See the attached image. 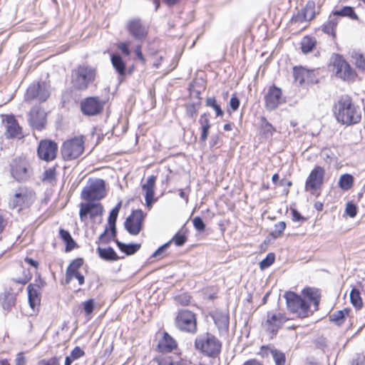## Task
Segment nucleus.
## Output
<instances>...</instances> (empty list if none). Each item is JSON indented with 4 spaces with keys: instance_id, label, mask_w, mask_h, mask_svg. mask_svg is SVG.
<instances>
[{
    "instance_id": "obj_20",
    "label": "nucleus",
    "mask_w": 365,
    "mask_h": 365,
    "mask_svg": "<svg viewBox=\"0 0 365 365\" xmlns=\"http://www.w3.org/2000/svg\"><path fill=\"white\" fill-rule=\"evenodd\" d=\"M128 29L130 34L138 40H143L147 35V30L139 19L130 20L128 23Z\"/></svg>"
},
{
    "instance_id": "obj_55",
    "label": "nucleus",
    "mask_w": 365,
    "mask_h": 365,
    "mask_svg": "<svg viewBox=\"0 0 365 365\" xmlns=\"http://www.w3.org/2000/svg\"><path fill=\"white\" fill-rule=\"evenodd\" d=\"M55 175H56V173H55L54 169L50 168L48 170H46L43 174V180H47V181L51 182L53 180H54Z\"/></svg>"
},
{
    "instance_id": "obj_46",
    "label": "nucleus",
    "mask_w": 365,
    "mask_h": 365,
    "mask_svg": "<svg viewBox=\"0 0 365 365\" xmlns=\"http://www.w3.org/2000/svg\"><path fill=\"white\" fill-rule=\"evenodd\" d=\"M286 227V224L284 222H279L278 223L275 224L274 225V230L272 232V235L274 238H277L282 234L283 231L284 230Z\"/></svg>"
},
{
    "instance_id": "obj_7",
    "label": "nucleus",
    "mask_w": 365,
    "mask_h": 365,
    "mask_svg": "<svg viewBox=\"0 0 365 365\" xmlns=\"http://www.w3.org/2000/svg\"><path fill=\"white\" fill-rule=\"evenodd\" d=\"M333 70L336 76L344 81H353L356 77L354 70L350 65L339 54L332 56Z\"/></svg>"
},
{
    "instance_id": "obj_19",
    "label": "nucleus",
    "mask_w": 365,
    "mask_h": 365,
    "mask_svg": "<svg viewBox=\"0 0 365 365\" xmlns=\"http://www.w3.org/2000/svg\"><path fill=\"white\" fill-rule=\"evenodd\" d=\"M315 1H307V4L293 18L294 22L309 21L316 14Z\"/></svg>"
},
{
    "instance_id": "obj_53",
    "label": "nucleus",
    "mask_w": 365,
    "mask_h": 365,
    "mask_svg": "<svg viewBox=\"0 0 365 365\" xmlns=\"http://www.w3.org/2000/svg\"><path fill=\"white\" fill-rule=\"evenodd\" d=\"M172 241H173L177 246H182L186 241V237L182 234L176 233Z\"/></svg>"
},
{
    "instance_id": "obj_54",
    "label": "nucleus",
    "mask_w": 365,
    "mask_h": 365,
    "mask_svg": "<svg viewBox=\"0 0 365 365\" xmlns=\"http://www.w3.org/2000/svg\"><path fill=\"white\" fill-rule=\"evenodd\" d=\"M84 351L79 346H76L71 351V356L73 359H78L84 355Z\"/></svg>"
},
{
    "instance_id": "obj_34",
    "label": "nucleus",
    "mask_w": 365,
    "mask_h": 365,
    "mask_svg": "<svg viewBox=\"0 0 365 365\" xmlns=\"http://www.w3.org/2000/svg\"><path fill=\"white\" fill-rule=\"evenodd\" d=\"M334 16H348L351 19H357L358 16L354 9L350 6H344L343 9L333 11Z\"/></svg>"
},
{
    "instance_id": "obj_64",
    "label": "nucleus",
    "mask_w": 365,
    "mask_h": 365,
    "mask_svg": "<svg viewBox=\"0 0 365 365\" xmlns=\"http://www.w3.org/2000/svg\"><path fill=\"white\" fill-rule=\"evenodd\" d=\"M7 225V221L2 215L0 214V234H1Z\"/></svg>"
},
{
    "instance_id": "obj_8",
    "label": "nucleus",
    "mask_w": 365,
    "mask_h": 365,
    "mask_svg": "<svg viewBox=\"0 0 365 365\" xmlns=\"http://www.w3.org/2000/svg\"><path fill=\"white\" fill-rule=\"evenodd\" d=\"M175 326L182 331L195 333L197 330L195 314L187 309L180 310L175 318Z\"/></svg>"
},
{
    "instance_id": "obj_44",
    "label": "nucleus",
    "mask_w": 365,
    "mask_h": 365,
    "mask_svg": "<svg viewBox=\"0 0 365 365\" xmlns=\"http://www.w3.org/2000/svg\"><path fill=\"white\" fill-rule=\"evenodd\" d=\"M275 259V256L274 253H269L267 257L262 259L259 263V267L262 269H264L269 267L271 264H273Z\"/></svg>"
},
{
    "instance_id": "obj_63",
    "label": "nucleus",
    "mask_w": 365,
    "mask_h": 365,
    "mask_svg": "<svg viewBox=\"0 0 365 365\" xmlns=\"http://www.w3.org/2000/svg\"><path fill=\"white\" fill-rule=\"evenodd\" d=\"M24 262H27L30 266H31L35 269H36L38 267V262L31 258H24Z\"/></svg>"
},
{
    "instance_id": "obj_28",
    "label": "nucleus",
    "mask_w": 365,
    "mask_h": 365,
    "mask_svg": "<svg viewBox=\"0 0 365 365\" xmlns=\"http://www.w3.org/2000/svg\"><path fill=\"white\" fill-rule=\"evenodd\" d=\"M317 41L315 38L309 36H304L301 41V48L304 53L311 52L315 47Z\"/></svg>"
},
{
    "instance_id": "obj_24",
    "label": "nucleus",
    "mask_w": 365,
    "mask_h": 365,
    "mask_svg": "<svg viewBox=\"0 0 365 365\" xmlns=\"http://www.w3.org/2000/svg\"><path fill=\"white\" fill-rule=\"evenodd\" d=\"M303 296L307 299L308 304L313 303L314 306V310L318 309L319 303V294L318 290L314 288H305L302 291Z\"/></svg>"
},
{
    "instance_id": "obj_9",
    "label": "nucleus",
    "mask_w": 365,
    "mask_h": 365,
    "mask_svg": "<svg viewBox=\"0 0 365 365\" xmlns=\"http://www.w3.org/2000/svg\"><path fill=\"white\" fill-rule=\"evenodd\" d=\"M325 170L321 166H315L307 177L305 182V190L315 195L324 182Z\"/></svg>"
},
{
    "instance_id": "obj_47",
    "label": "nucleus",
    "mask_w": 365,
    "mask_h": 365,
    "mask_svg": "<svg viewBox=\"0 0 365 365\" xmlns=\"http://www.w3.org/2000/svg\"><path fill=\"white\" fill-rule=\"evenodd\" d=\"M262 128L264 133L269 135H272L275 131L274 128L264 118H262Z\"/></svg>"
},
{
    "instance_id": "obj_36",
    "label": "nucleus",
    "mask_w": 365,
    "mask_h": 365,
    "mask_svg": "<svg viewBox=\"0 0 365 365\" xmlns=\"http://www.w3.org/2000/svg\"><path fill=\"white\" fill-rule=\"evenodd\" d=\"M23 203V195L21 192L16 193L12 195L9 201V206L11 209L18 208L21 210V205Z\"/></svg>"
},
{
    "instance_id": "obj_45",
    "label": "nucleus",
    "mask_w": 365,
    "mask_h": 365,
    "mask_svg": "<svg viewBox=\"0 0 365 365\" xmlns=\"http://www.w3.org/2000/svg\"><path fill=\"white\" fill-rule=\"evenodd\" d=\"M36 200V193L32 190H26L24 192V206H30Z\"/></svg>"
},
{
    "instance_id": "obj_18",
    "label": "nucleus",
    "mask_w": 365,
    "mask_h": 365,
    "mask_svg": "<svg viewBox=\"0 0 365 365\" xmlns=\"http://www.w3.org/2000/svg\"><path fill=\"white\" fill-rule=\"evenodd\" d=\"M28 300L31 312L30 315H33L38 310L41 302V287L38 284H30L27 287Z\"/></svg>"
},
{
    "instance_id": "obj_6",
    "label": "nucleus",
    "mask_w": 365,
    "mask_h": 365,
    "mask_svg": "<svg viewBox=\"0 0 365 365\" xmlns=\"http://www.w3.org/2000/svg\"><path fill=\"white\" fill-rule=\"evenodd\" d=\"M104 196L105 182L102 179L98 178L89 180L81 192V197L87 201L101 200Z\"/></svg>"
},
{
    "instance_id": "obj_38",
    "label": "nucleus",
    "mask_w": 365,
    "mask_h": 365,
    "mask_svg": "<svg viewBox=\"0 0 365 365\" xmlns=\"http://www.w3.org/2000/svg\"><path fill=\"white\" fill-rule=\"evenodd\" d=\"M270 353L274 361L275 365H285L286 357L283 352L277 349H270Z\"/></svg>"
},
{
    "instance_id": "obj_59",
    "label": "nucleus",
    "mask_w": 365,
    "mask_h": 365,
    "mask_svg": "<svg viewBox=\"0 0 365 365\" xmlns=\"http://www.w3.org/2000/svg\"><path fill=\"white\" fill-rule=\"evenodd\" d=\"M186 113L189 117L193 118L195 115H196L197 109L194 105H188L186 108Z\"/></svg>"
},
{
    "instance_id": "obj_1",
    "label": "nucleus",
    "mask_w": 365,
    "mask_h": 365,
    "mask_svg": "<svg viewBox=\"0 0 365 365\" xmlns=\"http://www.w3.org/2000/svg\"><path fill=\"white\" fill-rule=\"evenodd\" d=\"M334 114L339 122L346 125L357 123L361 118L359 109L348 96L340 98L335 105Z\"/></svg>"
},
{
    "instance_id": "obj_23",
    "label": "nucleus",
    "mask_w": 365,
    "mask_h": 365,
    "mask_svg": "<svg viewBox=\"0 0 365 365\" xmlns=\"http://www.w3.org/2000/svg\"><path fill=\"white\" fill-rule=\"evenodd\" d=\"M286 321L285 317L281 314H273L270 315L269 314L267 316V319L266 321V324L267 326V329L268 331L274 334L277 332L279 327Z\"/></svg>"
},
{
    "instance_id": "obj_27",
    "label": "nucleus",
    "mask_w": 365,
    "mask_h": 365,
    "mask_svg": "<svg viewBox=\"0 0 365 365\" xmlns=\"http://www.w3.org/2000/svg\"><path fill=\"white\" fill-rule=\"evenodd\" d=\"M111 63L120 76H123L125 74V63L120 55L113 54L111 56Z\"/></svg>"
},
{
    "instance_id": "obj_15",
    "label": "nucleus",
    "mask_w": 365,
    "mask_h": 365,
    "mask_svg": "<svg viewBox=\"0 0 365 365\" xmlns=\"http://www.w3.org/2000/svg\"><path fill=\"white\" fill-rule=\"evenodd\" d=\"M284 102L281 89L272 86L265 96V106L267 110L276 109L280 104Z\"/></svg>"
},
{
    "instance_id": "obj_42",
    "label": "nucleus",
    "mask_w": 365,
    "mask_h": 365,
    "mask_svg": "<svg viewBox=\"0 0 365 365\" xmlns=\"http://www.w3.org/2000/svg\"><path fill=\"white\" fill-rule=\"evenodd\" d=\"M39 86L37 83L31 85L26 91V96L29 99L36 98L38 100Z\"/></svg>"
},
{
    "instance_id": "obj_21",
    "label": "nucleus",
    "mask_w": 365,
    "mask_h": 365,
    "mask_svg": "<svg viewBox=\"0 0 365 365\" xmlns=\"http://www.w3.org/2000/svg\"><path fill=\"white\" fill-rule=\"evenodd\" d=\"M156 177L150 175L148 178L147 181L142 185L143 190L145 192V200L146 206L150 208L154 200V188Z\"/></svg>"
},
{
    "instance_id": "obj_43",
    "label": "nucleus",
    "mask_w": 365,
    "mask_h": 365,
    "mask_svg": "<svg viewBox=\"0 0 365 365\" xmlns=\"http://www.w3.org/2000/svg\"><path fill=\"white\" fill-rule=\"evenodd\" d=\"M206 105L212 108L215 110L217 116H222L223 115V111L222 110L220 106L217 103L216 99L215 98H208L206 101Z\"/></svg>"
},
{
    "instance_id": "obj_3",
    "label": "nucleus",
    "mask_w": 365,
    "mask_h": 365,
    "mask_svg": "<svg viewBox=\"0 0 365 365\" xmlns=\"http://www.w3.org/2000/svg\"><path fill=\"white\" fill-rule=\"evenodd\" d=\"M284 297L286 299L287 309L291 312L297 314L301 318L309 316L310 305L306 299H302L300 296L292 292H287Z\"/></svg>"
},
{
    "instance_id": "obj_61",
    "label": "nucleus",
    "mask_w": 365,
    "mask_h": 365,
    "mask_svg": "<svg viewBox=\"0 0 365 365\" xmlns=\"http://www.w3.org/2000/svg\"><path fill=\"white\" fill-rule=\"evenodd\" d=\"M60 359L58 357H53L46 361L43 362V365H60Z\"/></svg>"
},
{
    "instance_id": "obj_32",
    "label": "nucleus",
    "mask_w": 365,
    "mask_h": 365,
    "mask_svg": "<svg viewBox=\"0 0 365 365\" xmlns=\"http://www.w3.org/2000/svg\"><path fill=\"white\" fill-rule=\"evenodd\" d=\"M349 312V310L347 309L339 310L330 315V320L334 322L337 325H341L344 323L345 317L348 316Z\"/></svg>"
},
{
    "instance_id": "obj_25",
    "label": "nucleus",
    "mask_w": 365,
    "mask_h": 365,
    "mask_svg": "<svg viewBox=\"0 0 365 365\" xmlns=\"http://www.w3.org/2000/svg\"><path fill=\"white\" fill-rule=\"evenodd\" d=\"M121 202H118L114 208L112 209V210L110 212L109 217H108V224L110 225V228L111 230V235L113 237H115L116 235V228H115V222L117 220V217L119 212V210L120 209Z\"/></svg>"
},
{
    "instance_id": "obj_37",
    "label": "nucleus",
    "mask_w": 365,
    "mask_h": 365,
    "mask_svg": "<svg viewBox=\"0 0 365 365\" xmlns=\"http://www.w3.org/2000/svg\"><path fill=\"white\" fill-rule=\"evenodd\" d=\"M350 300L354 307L359 309L362 307V299L358 289L354 288L350 292Z\"/></svg>"
},
{
    "instance_id": "obj_39",
    "label": "nucleus",
    "mask_w": 365,
    "mask_h": 365,
    "mask_svg": "<svg viewBox=\"0 0 365 365\" xmlns=\"http://www.w3.org/2000/svg\"><path fill=\"white\" fill-rule=\"evenodd\" d=\"M215 324L219 328H227L229 324V317L225 314H217L213 316Z\"/></svg>"
},
{
    "instance_id": "obj_26",
    "label": "nucleus",
    "mask_w": 365,
    "mask_h": 365,
    "mask_svg": "<svg viewBox=\"0 0 365 365\" xmlns=\"http://www.w3.org/2000/svg\"><path fill=\"white\" fill-rule=\"evenodd\" d=\"M97 252L99 257L104 260L115 261L118 259L114 250L110 247L107 248L98 247L97 248Z\"/></svg>"
},
{
    "instance_id": "obj_56",
    "label": "nucleus",
    "mask_w": 365,
    "mask_h": 365,
    "mask_svg": "<svg viewBox=\"0 0 365 365\" xmlns=\"http://www.w3.org/2000/svg\"><path fill=\"white\" fill-rule=\"evenodd\" d=\"M172 241H170L163 245L160 246L152 255L153 257H157L161 256L165 250L169 247Z\"/></svg>"
},
{
    "instance_id": "obj_12",
    "label": "nucleus",
    "mask_w": 365,
    "mask_h": 365,
    "mask_svg": "<svg viewBox=\"0 0 365 365\" xmlns=\"http://www.w3.org/2000/svg\"><path fill=\"white\" fill-rule=\"evenodd\" d=\"M83 265V259L81 258L73 260L68 265L66 271L65 282L69 284L73 278H76L79 285L84 284V276L79 272V269Z\"/></svg>"
},
{
    "instance_id": "obj_51",
    "label": "nucleus",
    "mask_w": 365,
    "mask_h": 365,
    "mask_svg": "<svg viewBox=\"0 0 365 365\" xmlns=\"http://www.w3.org/2000/svg\"><path fill=\"white\" fill-rule=\"evenodd\" d=\"M346 213L350 217H354L357 213L356 205L351 202L347 203L346 206Z\"/></svg>"
},
{
    "instance_id": "obj_22",
    "label": "nucleus",
    "mask_w": 365,
    "mask_h": 365,
    "mask_svg": "<svg viewBox=\"0 0 365 365\" xmlns=\"http://www.w3.org/2000/svg\"><path fill=\"white\" fill-rule=\"evenodd\" d=\"M294 78L299 84L312 83L314 81V71L302 67L294 68Z\"/></svg>"
},
{
    "instance_id": "obj_14",
    "label": "nucleus",
    "mask_w": 365,
    "mask_h": 365,
    "mask_svg": "<svg viewBox=\"0 0 365 365\" xmlns=\"http://www.w3.org/2000/svg\"><path fill=\"white\" fill-rule=\"evenodd\" d=\"M3 123H5V136L7 139L18 138L21 133V127L13 115H6Z\"/></svg>"
},
{
    "instance_id": "obj_29",
    "label": "nucleus",
    "mask_w": 365,
    "mask_h": 365,
    "mask_svg": "<svg viewBox=\"0 0 365 365\" xmlns=\"http://www.w3.org/2000/svg\"><path fill=\"white\" fill-rule=\"evenodd\" d=\"M354 177L348 173L340 176L339 180V186L343 190H349L354 185Z\"/></svg>"
},
{
    "instance_id": "obj_33",
    "label": "nucleus",
    "mask_w": 365,
    "mask_h": 365,
    "mask_svg": "<svg viewBox=\"0 0 365 365\" xmlns=\"http://www.w3.org/2000/svg\"><path fill=\"white\" fill-rule=\"evenodd\" d=\"M59 235L61 238L64 241V242L66 244V251H70L74 247L75 242L73 241V238L71 237L70 233L68 231L60 229L59 230Z\"/></svg>"
},
{
    "instance_id": "obj_40",
    "label": "nucleus",
    "mask_w": 365,
    "mask_h": 365,
    "mask_svg": "<svg viewBox=\"0 0 365 365\" xmlns=\"http://www.w3.org/2000/svg\"><path fill=\"white\" fill-rule=\"evenodd\" d=\"M352 58L354 59V63L356 66L360 71H365V55L360 53H354L352 54Z\"/></svg>"
},
{
    "instance_id": "obj_62",
    "label": "nucleus",
    "mask_w": 365,
    "mask_h": 365,
    "mask_svg": "<svg viewBox=\"0 0 365 365\" xmlns=\"http://www.w3.org/2000/svg\"><path fill=\"white\" fill-rule=\"evenodd\" d=\"M135 54L138 59L142 62L145 63V58L141 52V46L140 45L137 46L135 50Z\"/></svg>"
},
{
    "instance_id": "obj_13",
    "label": "nucleus",
    "mask_w": 365,
    "mask_h": 365,
    "mask_svg": "<svg viewBox=\"0 0 365 365\" xmlns=\"http://www.w3.org/2000/svg\"><path fill=\"white\" fill-rule=\"evenodd\" d=\"M57 150L56 143L51 140H41L38 148V155L41 159L51 161L56 158Z\"/></svg>"
},
{
    "instance_id": "obj_35",
    "label": "nucleus",
    "mask_w": 365,
    "mask_h": 365,
    "mask_svg": "<svg viewBox=\"0 0 365 365\" xmlns=\"http://www.w3.org/2000/svg\"><path fill=\"white\" fill-rule=\"evenodd\" d=\"M39 86L38 101H45L50 96V86L46 82L38 83Z\"/></svg>"
},
{
    "instance_id": "obj_57",
    "label": "nucleus",
    "mask_w": 365,
    "mask_h": 365,
    "mask_svg": "<svg viewBox=\"0 0 365 365\" xmlns=\"http://www.w3.org/2000/svg\"><path fill=\"white\" fill-rule=\"evenodd\" d=\"M201 128L210 127V120L206 113L202 114L199 120Z\"/></svg>"
},
{
    "instance_id": "obj_50",
    "label": "nucleus",
    "mask_w": 365,
    "mask_h": 365,
    "mask_svg": "<svg viewBox=\"0 0 365 365\" xmlns=\"http://www.w3.org/2000/svg\"><path fill=\"white\" fill-rule=\"evenodd\" d=\"M195 228L200 232H203L205 230V225L201 217H195L192 220Z\"/></svg>"
},
{
    "instance_id": "obj_30",
    "label": "nucleus",
    "mask_w": 365,
    "mask_h": 365,
    "mask_svg": "<svg viewBox=\"0 0 365 365\" xmlns=\"http://www.w3.org/2000/svg\"><path fill=\"white\" fill-rule=\"evenodd\" d=\"M116 244L118 248L128 255L135 254L140 247V244H125L118 240L116 241Z\"/></svg>"
},
{
    "instance_id": "obj_41",
    "label": "nucleus",
    "mask_w": 365,
    "mask_h": 365,
    "mask_svg": "<svg viewBox=\"0 0 365 365\" xmlns=\"http://www.w3.org/2000/svg\"><path fill=\"white\" fill-rule=\"evenodd\" d=\"M336 25L337 20L336 19H329L323 25L322 31L327 34H331L334 36Z\"/></svg>"
},
{
    "instance_id": "obj_2",
    "label": "nucleus",
    "mask_w": 365,
    "mask_h": 365,
    "mask_svg": "<svg viewBox=\"0 0 365 365\" xmlns=\"http://www.w3.org/2000/svg\"><path fill=\"white\" fill-rule=\"evenodd\" d=\"M96 76L94 68L81 65L72 71L71 83L73 87L78 91H86L92 83Z\"/></svg>"
},
{
    "instance_id": "obj_4",
    "label": "nucleus",
    "mask_w": 365,
    "mask_h": 365,
    "mask_svg": "<svg viewBox=\"0 0 365 365\" xmlns=\"http://www.w3.org/2000/svg\"><path fill=\"white\" fill-rule=\"evenodd\" d=\"M84 140L82 136L75 137L65 141L61 147L62 158L71 160L78 158L84 150Z\"/></svg>"
},
{
    "instance_id": "obj_49",
    "label": "nucleus",
    "mask_w": 365,
    "mask_h": 365,
    "mask_svg": "<svg viewBox=\"0 0 365 365\" xmlns=\"http://www.w3.org/2000/svg\"><path fill=\"white\" fill-rule=\"evenodd\" d=\"M11 174L16 180L20 181L22 178V169L20 165L14 164L11 166Z\"/></svg>"
},
{
    "instance_id": "obj_10",
    "label": "nucleus",
    "mask_w": 365,
    "mask_h": 365,
    "mask_svg": "<svg viewBox=\"0 0 365 365\" xmlns=\"http://www.w3.org/2000/svg\"><path fill=\"white\" fill-rule=\"evenodd\" d=\"M144 213L141 210H136L126 219L125 227L132 235H137L142 229Z\"/></svg>"
},
{
    "instance_id": "obj_17",
    "label": "nucleus",
    "mask_w": 365,
    "mask_h": 365,
    "mask_svg": "<svg viewBox=\"0 0 365 365\" xmlns=\"http://www.w3.org/2000/svg\"><path fill=\"white\" fill-rule=\"evenodd\" d=\"M28 120L33 128L41 130L46 122V113L41 108L34 107L29 114Z\"/></svg>"
},
{
    "instance_id": "obj_48",
    "label": "nucleus",
    "mask_w": 365,
    "mask_h": 365,
    "mask_svg": "<svg viewBox=\"0 0 365 365\" xmlns=\"http://www.w3.org/2000/svg\"><path fill=\"white\" fill-rule=\"evenodd\" d=\"M95 302L93 299H90L83 302V308L86 315H90L93 312Z\"/></svg>"
},
{
    "instance_id": "obj_52",
    "label": "nucleus",
    "mask_w": 365,
    "mask_h": 365,
    "mask_svg": "<svg viewBox=\"0 0 365 365\" xmlns=\"http://www.w3.org/2000/svg\"><path fill=\"white\" fill-rule=\"evenodd\" d=\"M130 45V41L121 42L118 44V48L122 51V53L124 55L129 56L130 54V51L129 49Z\"/></svg>"
},
{
    "instance_id": "obj_31",
    "label": "nucleus",
    "mask_w": 365,
    "mask_h": 365,
    "mask_svg": "<svg viewBox=\"0 0 365 365\" xmlns=\"http://www.w3.org/2000/svg\"><path fill=\"white\" fill-rule=\"evenodd\" d=\"M160 345L164 351H171L176 347L177 344L168 334L165 333Z\"/></svg>"
},
{
    "instance_id": "obj_58",
    "label": "nucleus",
    "mask_w": 365,
    "mask_h": 365,
    "mask_svg": "<svg viewBox=\"0 0 365 365\" xmlns=\"http://www.w3.org/2000/svg\"><path fill=\"white\" fill-rule=\"evenodd\" d=\"M230 106L233 110H237L238 109L240 106V101L235 96H233L230 98Z\"/></svg>"
},
{
    "instance_id": "obj_16",
    "label": "nucleus",
    "mask_w": 365,
    "mask_h": 365,
    "mask_svg": "<svg viewBox=\"0 0 365 365\" xmlns=\"http://www.w3.org/2000/svg\"><path fill=\"white\" fill-rule=\"evenodd\" d=\"M103 207L100 203L86 202L80 205L79 216L82 222H84L86 216L90 215L91 219L101 216L103 214Z\"/></svg>"
},
{
    "instance_id": "obj_60",
    "label": "nucleus",
    "mask_w": 365,
    "mask_h": 365,
    "mask_svg": "<svg viewBox=\"0 0 365 365\" xmlns=\"http://www.w3.org/2000/svg\"><path fill=\"white\" fill-rule=\"evenodd\" d=\"M210 128V127L201 128V129H202V133H201V136H200L201 141L205 142L206 140L207 135L209 134Z\"/></svg>"
},
{
    "instance_id": "obj_11",
    "label": "nucleus",
    "mask_w": 365,
    "mask_h": 365,
    "mask_svg": "<svg viewBox=\"0 0 365 365\" xmlns=\"http://www.w3.org/2000/svg\"><path fill=\"white\" fill-rule=\"evenodd\" d=\"M103 102L98 97H88L81 103V109L86 115H96L101 112Z\"/></svg>"
},
{
    "instance_id": "obj_5",
    "label": "nucleus",
    "mask_w": 365,
    "mask_h": 365,
    "mask_svg": "<svg viewBox=\"0 0 365 365\" xmlns=\"http://www.w3.org/2000/svg\"><path fill=\"white\" fill-rule=\"evenodd\" d=\"M195 347L205 354L210 356H217L221 349V344L212 335L207 334L205 336H200L195 340Z\"/></svg>"
}]
</instances>
